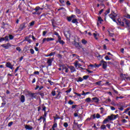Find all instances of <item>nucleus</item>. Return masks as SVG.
I'll return each mask as SVG.
<instances>
[{"instance_id":"nucleus-1","label":"nucleus","mask_w":130,"mask_h":130,"mask_svg":"<svg viewBox=\"0 0 130 130\" xmlns=\"http://www.w3.org/2000/svg\"><path fill=\"white\" fill-rule=\"evenodd\" d=\"M26 96H28L30 100H33V99H36V93H31L28 92V93L26 94Z\"/></svg>"},{"instance_id":"nucleus-2","label":"nucleus","mask_w":130,"mask_h":130,"mask_svg":"<svg viewBox=\"0 0 130 130\" xmlns=\"http://www.w3.org/2000/svg\"><path fill=\"white\" fill-rule=\"evenodd\" d=\"M64 35L67 39L71 38V30H66L64 31Z\"/></svg>"},{"instance_id":"nucleus-3","label":"nucleus","mask_w":130,"mask_h":130,"mask_svg":"<svg viewBox=\"0 0 130 130\" xmlns=\"http://www.w3.org/2000/svg\"><path fill=\"white\" fill-rule=\"evenodd\" d=\"M1 46L3 48H5V49H9V48H10V47H12V46H13L12 45L9 43H8L7 44H3V45H2Z\"/></svg>"},{"instance_id":"nucleus-4","label":"nucleus","mask_w":130,"mask_h":130,"mask_svg":"<svg viewBox=\"0 0 130 130\" xmlns=\"http://www.w3.org/2000/svg\"><path fill=\"white\" fill-rule=\"evenodd\" d=\"M56 93L57 94H56L55 99H60L61 98L62 92L59 90H57Z\"/></svg>"},{"instance_id":"nucleus-5","label":"nucleus","mask_w":130,"mask_h":130,"mask_svg":"<svg viewBox=\"0 0 130 130\" xmlns=\"http://www.w3.org/2000/svg\"><path fill=\"white\" fill-rule=\"evenodd\" d=\"M101 63H103V69H104V70H106V69H107V62L103 59L101 61Z\"/></svg>"},{"instance_id":"nucleus-6","label":"nucleus","mask_w":130,"mask_h":130,"mask_svg":"<svg viewBox=\"0 0 130 130\" xmlns=\"http://www.w3.org/2000/svg\"><path fill=\"white\" fill-rule=\"evenodd\" d=\"M54 40V39L52 38H44L43 39L42 44H43V43H44L45 41H47V42H49V41H53Z\"/></svg>"},{"instance_id":"nucleus-7","label":"nucleus","mask_w":130,"mask_h":130,"mask_svg":"<svg viewBox=\"0 0 130 130\" xmlns=\"http://www.w3.org/2000/svg\"><path fill=\"white\" fill-rule=\"evenodd\" d=\"M75 18H76V16L74 14H72L71 16L67 17V20L68 21V22H72L73 18L75 19Z\"/></svg>"},{"instance_id":"nucleus-8","label":"nucleus","mask_w":130,"mask_h":130,"mask_svg":"<svg viewBox=\"0 0 130 130\" xmlns=\"http://www.w3.org/2000/svg\"><path fill=\"white\" fill-rule=\"evenodd\" d=\"M6 68H8L9 69H10V70H13V69H14V67L10 62H6Z\"/></svg>"},{"instance_id":"nucleus-9","label":"nucleus","mask_w":130,"mask_h":130,"mask_svg":"<svg viewBox=\"0 0 130 130\" xmlns=\"http://www.w3.org/2000/svg\"><path fill=\"white\" fill-rule=\"evenodd\" d=\"M26 23L25 22H23L21 24H20L19 26V30L22 31V30H24V28H26Z\"/></svg>"},{"instance_id":"nucleus-10","label":"nucleus","mask_w":130,"mask_h":130,"mask_svg":"<svg viewBox=\"0 0 130 130\" xmlns=\"http://www.w3.org/2000/svg\"><path fill=\"white\" fill-rule=\"evenodd\" d=\"M74 64L75 67V68H81L82 67V64H80L79 63V61L78 60H75V62H74Z\"/></svg>"},{"instance_id":"nucleus-11","label":"nucleus","mask_w":130,"mask_h":130,"mask_svg":"<svg viewBox=\"0 0 130 130\" xmlns=\"http://www.w3.org/2000/svg\"><path fill=\"white\" fill-rule=\"evenodd\" d=\"M54 60V58H52L51 59H49L47 60V63H48V67H50L52 64V61Z\"/></svg>"},{"instance_id":"nucleus-12","label":"nucleus","mask_w":130,"mask_h":130,"mask_svg":"<svg viewBox=\"0 0 130 130\" xmlns=\"http://www.w3.org/2000/svg\"><path fill=\"white\" fill-rule=\"evenodd\" d=\"M56 43H59V44H61V45H63V44H64L65 42L64 41H63V40H61V38H59V39H58V40L56 41Z\"/></svg>"},{"instance_id":"nucleus-13","label":"nucleus","mask_w":130,"mask_h":130,"mask_svg":"<svg viewBox=\"0 0 130 130\" xmlns=\"http://www.w3.org/2000/svg\"><path fill=\"white\" fill-rule=\"evenodd\" d=\"M19 99L21 103H24L25 101H26V99L25 98V95H21Z\"/></svg>"},{"instance_id":"nucleus-14","label":"nucleus","mask_w":130,"mask_h":130,"mask_svg":"<svg viewBox=\"0 0 130 130\" xmlns=\"http://www.w3.org/2000/svg\"><path fill=\"white\" fill-rule=\"evenodd\" d=\"M117 21H118V25H120V26H122V27L124 26V22H123V21H121V19H120V18H118L117 19Z\"/></svg>"},{"instance_id":"nucleus-15","label":"nucleus","mask_w":130,"mask_h":130,"mask_svg":"<svg viewBox=\"0 0 130 130\" xmlns=\"http://www.w3.org/2000/svg\"><path fill=\"white\" fill-rule=\"evenodd\" d=\"M24 41H27V42H28L29 44L32 43V40L30 39V37H28V36L25 38Z\"/></svg>"},{"instance_id":"nucleus-16","label":"nucleus","mask_w":130,"mask_h":130,"mask_svg":"<svg viewBox=\"0 0 130 130\" xmlns=\"http://www.w3.org/2000/svg\"><path fill=\"white\" fill-rule=\"evenodd\" d=\"M68 68L70 69L71 73H74V72H76V69L75 68V67L71 66L68 67Z\"/></svg>"},{"instance_id":"nucleus-17","label":"nucleus","mask_w":130,"mask_h":130,"mask_svg":"<svg viewBox=\"0 0 130 130\" xmlns=\"http://www.w3.org/2000/svg\"><path fill=\"white\" fill-rule=\"evenodd\" d=\"M74 45L76 48H82V46L80 45L79 43H78L77 42H75Z\"/></svg>"},{"instance_id":"nucleus-18","label":"nucleus","mask_w":130,"mask_h":130,"mask_svg":"<svg viewBox=\"0 0 130 130\" xmlns=\"http://www.w3.org/2000/svg\"><path fill=\"white\" fill-rule=\"evenodd\" d=\"M108 119L111 121V120H115V119H114V115L111 114L110 116H108Z\"/></svg>"},{"instance_id":"nucleus-19","label":"nucleus","mask_w":130,"mask_h":130,"mask_svg":"<svg viewBox=\"0 0 130 130\" xmlns=\"http://www.w3.org/2000/svg\"><path fill=\"white\" fill-rule=\"evenodd\" d=\"M110 18H116L117 14L114 12L109 15Z\"/></svg>"},{"instance_id":"nucleus-20","label":"nucleus","mask_w":130,"mask_h":130,"mask_svg":"<svg viewBox=\"0 0 130 130\" xmlns=\"http://www.w3.org/2000/svg\"><path fill=\"white\" fill-rule=\"evenodd\" d=\"M120 77L121 78H123V79H124V80H128V79H129V77H126V74H121L120 75Z\"/></svg>"},{"instance_id":"nucleus-21","label":"nucleus","mask_w":130,"mask_h":130,"mask_svg":"<svg viewBox=\"0 0 130 130\" xmlns=\"http://www.w3.org/2000/svg\"><path fill=\"white\" fill-rule=\"evenodd\" d=\"M92 100L95 102V103H99V99L97 97L92 98Z\"/></svg>"},{"instance_id":"nucleus-22","label":"nucleus","mask_w":130,"mask_h":130,"mask_svg":"<svg viewBox=\"0 0 130 130\" xmlns=\"http://www.w3.org/2000/svg\"><path fill=\"white\" fill-rule=\"evenodd\" d=\"M85 102H87V103H93V102H94V101H92L91 100V98H88L85 99Z\"/></svg>"},{"instance_id":"nucleus-23","label":"nucleus","mask_w":130,"mask_h":130,"mask_svg":"<svg viewBox=\"0 0 130 130\" xmlns=\"http://www.w3.org/2000/svg\"><path fill=\"white\" fill-rule=\"evenodd\" d=\"M75 12H76V14H77V15H80L81 14V10L79 9H78L77 8H76L75 9Z\"/></svg>"},{"instance_id":"nucleus-24","label":"nucleus","mask_w":130,"mask_h":130,"mask_svg":"<svg viewBox=\"0 0 130 130\" xmlns=\"http://www.w3.org/2000/svg\"><path fill=\"white\" fill-rule=\"evenodd\" d=\"M25 128H26V129H28V130L33 129V127H32L29 125H26L25 126Z\"/></svg>"},{"instance_id":"nucleus-25","label":"nucleus","mask_w":130,"mask_h":130,"mask_svg":"<svg viewBox=\"0 0 130 130\" xmlns=\"http://www.w3.org/2000/svg\"><path fill=\"white\" fill-rule=\"evenodd\" d=\"M109 121H110V120L109 119H108L107 117V118L105 119L103 121V124H106V123H107V122H109Z\"/></svg>"},{"instance_id":"nucleus-26","label":"nucleus","mask_w":130,"mask_h":130,"mask_svg":"<svg viewBox=\"0 0 130 130\" xmlns=\"http://www.w3.org/2000/svg\"><path fill=\"white\" fill-rule=\"evenodd\" d=\"M98 22H100V24H102V22H103V19H102V17H98Z\"/></svg>"},{"instance_id":"nucleus-27","label":"nucleus","mask_w":130,"mask_h":130,"mask_svg":"<svg viewBox=\"0 0 130 130\" xmlns=\"http://www.w3.org/2000/svg\"><path fill=\"white\" fill-rule=\"evenodd\" d=\"M60 68H62V71H64L66 69H67L68 67L65 64H61L60 66Z\"/></svg>"},{"instance_id":"nucleus-28","label":"nucleus","mask_w":130,"mask_h":130,"mask_svg":"<svg viewBox=\"0 0 130 130\" xmlns=\"http://www.w3.org/2000/svg\"><path fill=\"white\" fill-rule=\"evenodd\" d=\"M42 119L43 120V123H44V128H45V125H46V118H45V117H43Z\"/></svg>"},{"instance_id":"nucleus-29","label":"nucleus","mask_w":130,"mask_h":130,"mask_svg":"<svg viewBox=\"0 0 130 130\" xmlns=\"http://www.w3.org/2000/svg\"><path fill=\"white\" fill-rule=\"evenodd\" d=\"M42 111H44V112H46V107L44 106V105H42Z\"/></svg>"},{"instance_id":"nucleus-30","label":"nucleus","mask_w":130,"mask_h":130,"mask_svg":"<svg viewBox=\"0 0 130 130\" xmlns=\"http://www.w3.org/2000/svg\"><path fill=\"white\" fill-rule=\"evenodd\" d=\"M54 35H56V36L58 37V39L61 38L60 36H59V34H58V32L56 31H54Z\"/></svg>"},{"instance_id":"nucleus-31","label":"nucleus","mask_w":130,"mask_h":130,"mask_svg":"<svg viewBox=\"0 0 130 130\" xmlns=\"http://www.w3.org/2000/svg\"><path fill=\"white\" fill-rule=\"evenodd\" d=\"M72 22L73 24H76L78 23V19L77 18L73 19Z\"/></svg>"},{"instance_id":"nucleus-32","label":"nucleus","mask_w":130,"mask_h":130,"mask_svg":"<svg viewBox=\"0 0 130 130\" xmlns=\"http://www.w3.org/2000/svg\"><path fill=\"white\" fill-rule=\"evenodd\" d=\"M101 129H106V126L104 124L101 126Z\"/></svg>"},{"instance_id":"nucleus-33","label":"nucleus","mask_w":130,"mask_h":130,"mask_svg":"<svg viewBox=\"0 0 130 130\" xmlns=\"http://www.w3.org/2000/svg\"><path fill=\"white\" fill-rule=\"evenodd\" d=\"M4 38V41H7V42L10 41V40H9V36H6Z\"/></svg>"},{"instance_id":"nucleus-34","label":"nucleus","mask_w":130,"mask_h":130,"mask_svg":"<svg viewBox=\"0 0 130 130\" xmlns=\"http://www.w3.org/2000/svg\"><path fill=\"white\" fill-rule=\"evenodd\" d=\"M110 13V9H108L105 13V15H108Z\"/></svg>"},{"instance_id":"nucleus-35","label":"nucleus","mask_w":130,"mask_h":130,"mask_svg":"<svg viewBox=\"0 0 130 130\" xmlns=\"http://www.w3.org/2000/svg\"><path fill=\"white\" fill-rule=\"evenodd\" d=\"M51 95L52 96H55V95H56V91H55V90L52 91Z\"/></svg>"},{"instance_id":"nucleus-36","label":"nucleus","mask_w":130,"mask_h":130,"mask_svg":"<svg viewBox=\"0 0 130 130\" xmlns=\"http://www.w3.org/2000/svg\"><path fill=\"white\" fill-rule=\"evenodd\" d=\"M82 43L83 44H87V43H88V42L86 41V40H85V39H83L82 40Z\"/></svg>"},{"instance_id":"nucleus-37","label":"nucleus","mask_w":130,"mask_h":130,"mask_svg":"<svg viewBox=\"0 0 130 130\" xmlns=\"http://www.w3.org/2000/svg\"><path fill=\"white\" fill-rule=\"evenodd\" d=\"M8 37L10 40H13V39H14V36L12 35H10Z\"/></svg>"},{"instance_id":"nucleus-38","label":"nucleus","mask_w":130,"mask_h":130,"mask_svg":"<svg viewBox=\"0 0 130 130\" xmlns=\"http://www.w3.org/2000/svg\"><path fill=\"white\" fill-rule=\"evenodd\" d=\"M74 102L73 101H72V100H70L69 102H68V104H69V105H73V104H74Z\"/></svg>"},{"instance_id":"nucleus-39","label":"nucleus","mask_w":130,"mask_h":130,"mask_svg":"<svg viewBox=\"0 0 130 130\" xmlns=\"http://www.w3.org/2000/svg\"><path fill=\"white\" fill-rule=\"evenodd\" d=\"M56 127H57V123H55L53 124L52 128H55Z\"/></svg>"},{"instance_id":"nucleus-40","label":"nucleus","mask_w":130,"mask_h":130,"mask_svg":"<svg viewBox=\"0 0 130 130\" xmlns=\"http://www.w3.org/2000/svg\"><path fill=\"white\" fill-rule=\"evenodd\" d=\"M16 50L18 51V52H21V51H22V49L20 47H16Z\"/></svg>"},{"instance_id":"nucleus-41","label":"nucleus","mask_w":130,"mask_h":130,"mask_svg":"<svg viewBox=\"0 0 130 130\" xmlns=\"http://www.w3.org/2000/svg\"><path fill=\"white\" fill-rule=\"evenodd\" d=\"M105 59H106V60H111V58H109V57L108 56V55H106L105 57Z\"/></svg>"},{"instance_id":"nucleus-42","label":"nucleus","mask_w":130,"mask_h":130,"mask_svg":"<svg viewBox=\"0 0 130 130\" xmlns=\"http://www.w3.org/2000/svg\"><path fill=\"white\" fill-rule=\"evenodd\" d=\"M53 118H54V121H55V120H56L57 119H60V117L59 116H58V117L54 116Z\"/></svg>"},{"instance_id":"nucleus-43","label":"nucleus","mask_w":130,"mask_h":130,"mask_svg":"<svg viewBox=\"0 0 130 130\" xmlns=\"http://www.w3.org/2000/svg\"><path fill=\"white\" fill-rule=\"evenodd\" d=\"M105 85V86H111V83H110L108 81H106Z\"/></svg>"},{"instance_id":"nucleus-44","label":"nucleus","mask_w":130,"mask_h":130,"mask_svg":"<svg viewBox=\"0 0 130 130\" xmlns=\"http://www.w3.org/2000/svg\"><path fill=\"white\" fill-rule=\"evenodd\" d=\"M111 102V100L110 99H108L107 100H106V101H105V103H108Z\"/></svg>"},{"instance_id":"nucleus-45","label":"nucleus","mask_w":130,"mask_h":130,"mask_svg":"<svg viewBox=\"0 0 130 130\" xmlns=\"http://www.w3.org/2000/svg\"><path fill=\"white\" fill-rule=\"evenodd\" d=\"M55 53H56V52H51V53L49 54V55H50V56H53V55H55Z\"/></svg>"},{"instance_id":"nucleus-46","label":"nucleus","mask_w":130,"mask_h":130,"mask_svg":"<svg viewBox=\"0 0 130 130\" xmlns=\"http://www.w3.org/2000/svg\"><path fill=\"white\" fill-rule=\"evenodd\" d=\"M83 81H84V79L82 78V77H79L77 80V82H83Z\"/></svg>"},{"instance_id":"nucleus-47","label":"nucleus","mask_w":130,"mask_h":130,"mask_svg":"<svg viewBox=\"0 0 130 130\" xmlns=\"http://www.w3.org/2000/svg\"><path fill=\"white\" fill-rule=\"evenodd\" d=\"M103 12H104V9H102L101 11H100L99 13L98 14V15L99 16H100V15H101L102 13H103Z\"/></svg>"},{"instance_id":"nucleus-48","label":"nucleus","mask_w":130,"mask_h":130,"mask_svg":"<svg viewBox=\"0 0 130 130\" xmlns=\"http://www.w3.org/2000/svg\"><path fill=\"white\" fill-rule=\"evenodd\" d=\"M89 75H85L83 77L84 80H87L89 78Z\"/></svg>"},{"instance_id":"nucleus-49","label":"nucleus","mask_w":130,"mask_h":130,"mask_svg":"<svg viewBox=\"0 0 130 130\" xmlns=\"http://www.w3.org/2000/svg\"><path fill=\"white\" fill-rule=\"evenodd\" d=\"M100 117H101L100 114L97 113L95 116V118L99 119L100 118Z\"/></svg>"},{"instance_id":"nucleus-50","label":"nucleus","mask_w":130,"mask_h":130,"mask_svg":"<svg viewBox=\"0 0 130 130\" xmlns=\"http://www.w3.org/2000/svg\"><path fill=\"white\" fill-rule=\"evenodd\" d=\"M63 126H64V127H68V126H69V124H68V122H64L63 123Z\"/></svg>"},{"instance_id":"nucleus-51","label":"nucleus","mask_w":130,"mask_h":130,"mask_svg":"<svg viewBox=\"0 0 130 130\" xmlns=\"http://www.w3.org/2000/svg\"><path fill=\"white\" fill-rule=\"evenodd\" d=\"M76 124H77L78 128H80V127H82V126L83 125V124H78V123H76Z\"/></svg>"},{"instance_id":"nucleus-52","label":"nucleus","mask_w":130,"mask_h":130,"mask_svg":"<svg viewBox=\"0 0 130 130\" xmlns=\"http://www.w3.org/2000/svg\"><path fill=\"white\" fill-rule=\"evenodd\" d=\"M90 117L91 118L92 117V119H95V118H96V114H94L93 115H91Z\"/></svg>"},{"instance_id":"nucleus-53","label":"nucleus","mask_w":130,"mask_h":130,"mask_svg":"<svg viewBox=\"0 0 130 130\" xmlns=\"http://www.w3.org/2000/svg\"><path fill=\"white\" fill-rule=\"evenodd\" d=\"M124 21H125L126 25H127V26H128V25H129V22H128V21H127V20H126V19H124Z\"/></svg>"},{"instance_id":"nucleus-54","label":"nucleus","mask_w":130,"mask_h":130,"mask_svg":"<svg viewBox=\"0 0 130 130\" xmlns=\"http://www.w3.org/2000/svg\"><path fill=\"white\" fill-rule=\"evenodd\" d=\"M125 18H127V19H130V15L126 14L124 15Z\"/></svg>"},{"instance_id":"nucleus-55","label":"nucleus","mask_w":130,"mask_h":130,"mask_svg":"<svg viewBox=\"0 0 130 130\" xmlns=\"http://www.w3.org/2000/svg\"><path fill=\"white\" fill-rule=\"evenodd\" d=\"M39 10H40V7L39 6L37 7L35 9V11H39Z\"/></svg>"},{"instance_id":"nucleus-56","label":"nucleus","mask_w":130,"mask_h":130,"mask_svg":"<svg viewBox=\"0 0 130 130\" xmlns=\"http://www.w3.org/2000/svg\"><path fill=\"white\" fill-rule=\"evenodd\" d=\"M93 36L96 40H98V38H97V34L93 33Z\"/></svg>"},{"instance_id":"nucleus-57","label":"nucleus","mask_w":130,"mask_h":130,"mask_svg":"<svg viewBox=\"0 0 130 130\" xmlns=\"http://www.w3.org/2000/svg\"><path fill=\"white\" fill-rule=\"evenodd\" d=\"M29 50H30L31 54H34L35 51L33 49H30Z\"/></svg>"},{"instance_id":"nucleus-58","label":"nucleus","mask_w":130,"mask_h":130,"mask_svg":"<svg viewBox=\"0 0 130 130\" xmlns=\"http://www.w3.org/2000/svg\"><path fill=\"white\" fill-rule=\"evenodd\" d=\"M14 123V122L11 121L8 123V126H12L13 125V124Z\"/></svg>"},{"instance_id":"nucleus-59","label":"nucleus","mask_w":130,"mask_h":130,"mask_svg":"<svg viewBox=\"0 0 130 130\" xmlns=\"http://www.w3.org/2000/svg\"><path fill=\"white\" fill-rule=\"evenodd\" d=\"M130 110V107L127 108V109H126L124 112V113H126V112H127V111Z\"/></svg>"},{"instance_id":"nucleus-60","label":"nucleus","mask_w":130,"mask_h":130,"mask_svg":"<svg viewBox=\"0 0 130 130\" xmlns=\"http://www.w3.org/2000/svg\"><path fill=\"white\" fill-rule=\"evenodd\" d=\"M6 25V23H5V22H3L2 23V28H3V29H5V26Z\"/></svg>"},{"instance_id":"nucleus-61","label":"nucleus","mask_w":130,"mask_h":130,"mask_svg":"<svg viewBox=\"0 0 130 130\" xmlns=\"http://www.w3.org/2000/svg\"><path fill=\"white\" fill-rule=\"evenodd\" d=\"M74 94H75V95H77V96H79V97H81V96H82L81 94L78 93V92H74Z\"/></svg>"},{"instance_id":"nucleus-62","label":"nucleus","mask_w":130,"mask_h":130,"mask_svg":"<svg viewBox=\"0 0 130 130\" xmlns=\"http://www.w3.org/2000/svg\"><path fill=\"white\" fill-rule=\"evenodd\" d=\"M72 91V88H69L68 90H67L66 91V93H70V92Z\"/></svg>"},{"instance_id":"nucleus-63","label":"nucleus","mask_w":130,"mask_h":130,"mask_svg":"<svg viewBox=\"0 0 130 130\" xmlns=\"http://www.w3.org/2000/svg\"><path fill=\"white\" fill-rule=\"evenodd\" d=\"M78 105H73L72 107V109H75L76 107H77Z\"/></svg>"},{"instance_id":"nucleus-64","label":"nucleus","mask_w":130,"mask_h":130,"mask_svg":"<svg viewBox=\"0 0 130 130\" xmlns=\"http://www.w3.org/2000/svg\"><path fill=\"white\" fill-rule=\"evenodd\" d=\"M95 84L98 85V86H100V85H101V81L96 82Z\"/></svg>"}]
</instances>
